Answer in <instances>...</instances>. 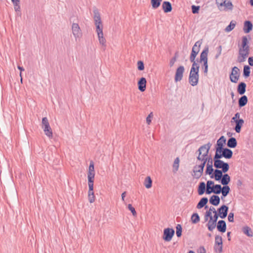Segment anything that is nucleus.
<instances>
[{
	"instance_id": "1",
	"label": "nucleus",
	"mask_w": 253,
	"mask_h": 253,
	"mask_svg": "<svg viewBox=\"0 0 253 253\" xmlns=\"http://www.w3.org/2000/svg\"><path fill=\"white\" fill-rule=\"evenodd\" d=\"M248 41L246 36L242 38V42L241 46L239 49V54L247 57L250 53V46L248 44Z\"/></svg>"
},
{
	"instance_id": "2",
	"label": "nucleus",
	"mask_w": 253,
	"mask_h": 253,
	"mask_svg": "<svg viewBox=\"0 0 253 253\" xmlns=\"http://www.w3.org/2000/svg\"><path fill=\"white\" fill-rule=\"evenodd\" d=\"M42 127L43 129L45 134L49 138H52L53 137L52 131L46 117H44L42 118Z\"/></svg>"
},
{
	"instance_id": "3",
	"label": "nucleus",
	"mask_w": 253,
	"mask_h": 253,
	"mask_svg": "<svg viewBox=\"0 0 253 253\" xmlns=\"http://www.w3.org/2000/svg\"><path fill=\"white\" fill-rule=\"evenodd\" d=\"M199 81V71L192 72L190 71L189 77V82L190 84L192 86L196 85Z\"/></svg>"
},
{
	"instance_id": "4",
	"label": "nucleus",
	"mask_w": 253,
	"mask_h": 253,
	"mask_svg": "<svg viewBox=\"0 0 253 253\" xmlns=\"http://www.w3.org/2000/svg\"><path fill=\"white\" fill-rule=\"evenodd\" d=\"M211 146V144L210 142L201 146L198 150V156H208Z\"/></svg>"
},
{
	"instance_id": "5",
	"label": "nucleus",
	"mask_w": 253,
	"mask_h": 253,
	"mask_svg": "<svg viewBox=\"0 0 253 253\" xmlns=\"http://www.w3.org/2000/svg\"><path fill=\"white\" fill-rule=\"evenodd\" d=\"M214 167L217 169H221L224 173L226 172L229 169V166L227 163H225L222 160L214 162Z\"/></svg>"
},
{
	"instance_id": "6",
	"label": "nucleus",
	"mask_w": 253,
	"mask_h": 253,
	"mask_svg": "<svg viewBox=\"0 0 253 253\" xmlns=\"http://www.w3.org/2000/svg\"><path fill=\"white\" fill-rule=\"evenodd\" d=\"M174 234V230L172 228H167L164 229L163 239L167 242L171 241Z\"/></svg>"
},
{
	"instance_id": "7",
	"label": "nucleus",
	"mask_w": 253,
	"mask_h": 253,
	"mask_svg": "<svg viewBox=\"0 0 253 253\" xmlns=\"http://www.w3.org/2000/svg\"><path fill=\"white\" fill-rule=\"evenodd\" d=\"M240 77V70L237 67H234L232 68V72L230 75V80L234 83H236Z\"/></svg>"
},
{
	"instance_id": "8",
	"label": "nucleus",
	"mask_w": 253,
	"mask_h": 253,
	"mask_svg": "<svg viewBox=\"0 0 253 253\" xmlns=\"http://www.w3.org/2000/svg\"><path fill=\"white\" fill-rule=\"evenodd\" d=\"M184 72V67L183 66H180L176 70L174 80L177 82L180 81L183 78V74Z\"/></svg>"
},
{
	"instance_id": "9",
	"label": "nucleus",
	"mask_w": 253,
	"mask_h": 253,
	"mask_svg": "<svg viewBox=\"0 0 253 253\" xmlns=\"http://www.w3.org/2000/svg\"><path fill=\"white\" fill-rule=\"evenodd\" d=\"M72 30L73 34L76 39L81 37L82 35L81 30L78 24L73 23L72 24Z\"/></svg>"
},
{
	"instance_id": "10",
	"label": "nucleus",
	"mask_w": 253,
	"mask_h": 253,
	"mask_svg": "<svg viewBox=\"0 0 253 253\" xmlns=\"http://www.w3.org/2000/svg\"><path fill=\"white\" fill-rule=\"evenodd\" d=\"M228 211V207L226 205L221 206L217 210V212L219 217L221 218H224L227 216Z\"/></svg>"
},
{
	"instance_id": "11",
	"label": "nucleus",
	"mask_w": 253,
	"mask_h": 253,
	"mask_svg": "<svg viewBox=\"0 0 253 253\" xmlns=\"http://www.w3.org/2000/svg\"><path fill=\"white\" fill-rule=\"evenodd\" d=\"M219 153L222 154V156L224 158L229 159L232 158L233 156V152L231 150L227 148H223L221 149L219 151Z\"/></svg>"
},
{
	"instance_id": "12",
	"label": "nucleus",
	"mask_w": 253,
	"mask_h": 253,
	"mask_svg": "<svg viewBox=\"0 0 253 253\" xmlns=\"http://www.w3.org/2000/svg\"><path fill=\"white\" fill-rule=\"evenodd\" d=\"M223 173L224 172L222 170L216 169L214 170L213 174L211 176V178H214L215 180L219 181L224 175L223 174Z\"/></svg>"
},
{
	"instance_id": "13",
	"label": "nucleus",
	"mask_w": 253,
	"mask_h": 253,
	"mask_svg": "<svg viewBox=\"0 0 253 253\" xmlns=\"http://www.w3.org/2000/svg\"><path fill=\"white\" fill-rule=\"evenodd\" d=\"M217 229L219 232L224 233L226 230V224L224 220H220L216 225Z\"/></svg>"
},
{
	"instance_id": "14",
	"label": "nucleus",
	"mask_w": 253,
	"mask_h": 253,
	"mask_svg": "<svg viewBox=\"0 0 253 253\" xmlns=\"http://www.w3.org/2000/svg\"><path fill=\"white\" fill-rule=\"evenodd\" d=\"M146 83V79L145 78L142 77L140 79L138 82V87L140 91L143 92L145 90Z\"/></svg>"
},
{
	"instance_id": "15",
	"label": "nucleus",
	"mask_w": 253,
	"mask_h": 253,
	"mask_svg": "<svg viewBox=\"0 0 253 253\" xmlns=\"http://www.w3.org/2000/svg\"><path fill=\"white\" fill-rule=\"evenodd\" d=\"M209 53V47L206 46L200 55V62H208V54Z\"/></svg>"
},
{
	"instance_id": "16",
	"label": "nucleus",
	"mask_w": 253,
	"mask_h": 253,
	"mask_svg": "<svg viewBox=\"0 0 253 253\" xmlns=\"http://www.w3.org/2000/svg\"><path fill=\"white\" fill-rule=\"evenodd\" d=\"M226 139L224 136H221L217 141V151H219L221 149L223 148L224 145L225 144Z\"/></svg>"
},
{
	"instance_id": "17",
	"label": "nucleus",
	"mask_w": 253,
	"mask_h": 253,
	"mask_svg": "<svg viewBox=\"0 0 253 253\" xmlns=\"http://www.w3.org/2000/svg\"><path fill=\"white\" fill-rule=\"evenodd\" d=\"M253 27L250 21H245L244 23L243 31L245 33H249L252 30Z\"/></svg>"
},
{
	"instance_id": "18",
	"label": "nucleus",
	"mask_w": 253,
	"mask_h": 253,
	"mask_svg": "<svg viewBox=\"0 0 253 253\" xmlns=\"http://www.w3.org/2000/svg\"><path fill=\"white\" fill-rule=\"evenodd\" d=\"M235 123L236 125L234 129L236 132L239 133L241 131V127L244 123V121L243 119H238V120H236Z\"/></svg>"
},
{
	"instance_id": "19",
	"label": "nucleus",
	"mask_w": 253,
	"mask_h": 253,
	"mask_svg": "<svg viewBox=\"0 0 253 253\" xmlns=\"http://www.w3.org/2000/svg\"><path fill=\"white\" fill-rule=\"evenodd\" d=\"M220 198L217 195H212L210 199V203L213 206H217L220 203Z\"/></svg>"
},
{
	"instance_id": "20",
	"label": "nucleus",
	"mask_w": 253,
	"mask_h": 253,
	"mask_svg": "<svg viewBox=\"0 0 253 253\" xmlns=\"http://www.w3.org/2000/svg\"><path fill=\"white\" fill-rule=\"evenodd\" d=\"M162 8L165 12H169L172 10L171 3L169 1H164L162 4Z\"/></svg>"
},
{
	"instance_id": "21",
	"label": "nucleus",
	"mask_w": 253,
	"mask_h": 253,
	"mask_svg": "<svg viewBox=\"0 0 253 253\" xmlns=\"http://www.w3.org/2000/svg\"><path fill=\"white\" fill-rule=\"evenodd\" d=\"M246 84L244 82H241L237 86V91L239 94L243 95L246 92Z\"/></svg>"
},
{
	"instance_id": "22",
	"label": "nucleus",
	"mask_w": 253,
	"mask_h": 253,
	"mask_svg": "<svg viewBox=\"0 0 253 253\" xmlns=\"http://www.w3.org/2000/svg\"><path fill=\"white\" fill-rule=\"evenodd\" d=\"M237 142L235 138L231 137L230 138L227 143V146L231 148H235L237 146Z\"/></svg>"
},
{
	"instance_id": "23",
	"label": "nucleus",
	"mask_w": 253,
	"mask_h": 253,
	"mask_svg": "<svg viewBox=\"0 0 253 253\" xmlns=\"http://www.w3.org/2000/svg\"><path fill=\"white\" fill-rule=\"evenodd\" d=\"M216 222L212 220V218H210V220L207 223V227L209 231H212L216 227Z\"/></svg>"
},
{
	"instance_id": "24",
	"label": "nucleus",
	"mask_w": 253,
	"mask_h": 253,
	"mask_svg": "<svg viewBox=\"0 0 253 253\" xmlns=\"http://www.w3.org/2000/svg\"><path fill=\"white\" fill-rule=\"evenodd\" d=\"M230 177L229 175L225 173L223 175V177L221 178V179L220 180L221 183L223 185H227L230 181Z\"/></svg>"
},
{
	"instance_id": "25",
	"label": "nucleus",
	"mask_w": 253,
	"mask_h": 253,
	"mask_svg": "<svg viewBox=\"0 0 253 253\" xmlns=\"http://www.w3.org/2000/svg\"><path fill=\"white\" fill-rule=\"evenodd\" d=\"M248 102V98L247 96L243 95L241 96L238 101V104L240 107H243L245 106Z\"/></svg>"
},
{
	"instance_id": "26",
	"label": "nucleus",
	"mask_w": 253,
	"mask_h": 253,
	"mask_svg": "<svg viewBox=\"0 0 253 253\" xmlns=\"http://www.w3.org/2000/svg\"><path fill=\"white\" fill-rule=\"evenodd\" d=\"M208 199L207 197L202 198L197 205V208L200 209L204 207L207 204Z\"/></svg>"
},
{
	"instance_id": "27",
	"label": "nucleus",
	"mask_w": 253,
	"mask_h": 253,
	"mask_svg": "<svg viewBox=\"0 0 253 253\" xmlns=\"http://www.w3.org/2000/svg\"><path fill=\"white\" fill-rule=\"evenodd\" d=\"M93 14H94L93 19H94V22L101 21L100 14L99 12L98 9L96 7H93Z\"/></svg>"
},
{
	"instance_id": "28",
	"label": "nucleus",
	"mask_w": 253,
	"mask_h": 253,
	"mask_svg": "<svg viewBox=\"0 0 253 253\" xmlns=\"http://www.w3.org/2000/svg\"><path fill=\"white\" fill-rule=\"evenodd\" d=\"M198 192L200 195H203L205 192H206V184L205 182H201L200 183L198 186Z\"/></svg>"
},
{
	"instance_id": "29",
	"label": "nucleus",
	"mask_w": 253,
	"mask_h": 253,
	"mask_svg": "<svg viewBox=\"0 0 253 253\" xmlns=\"http://www.w3.org/2000/svg\"><path fill=\"white\" fill-rule=\"evenodd\" d=\"M222 187L220 184H215L212 186V193L219 194L222 192Z\"/></svg>"
},
{
	"instance_id": "30",
	"label": "nucleus",
	"mask_w": 253,
	"mask_h": 253,
	"mask_svg": "<svg viewBox=\"0 0 253 253\" xmlns=\"http://www.w3.org/2000/svg\"><path fill=\"white\" fill-rule=\"evenodd\" d=\"M213 212V213L215 212L216 210L215 208L213 207H211L209 210V211H207L205 215V219L206 221H207L208 220V218L211 217V212Z\"/></svg>"
},
{
	"instance_id": "31",
	"label": "nucleus",
	"mask_w": 253,
	"mask_h": 253,
	"mask_svg": "<svg viewBox=\"0 0 253 253\" xmlns=\"http://www.w3.org/2000/svg\"><path fill=\"white\" fill-rule=\"evenodd\" d=\"M222 199L223 197H225L227 196V195L229 193V192L230 191V188L227 185H223V186L222 187Z\"/></svg>"
},
{
	"instance_id": "32",
	"label": "nucleus",
	"mask_w": 253,
	"mask_h": 253,
	"mask_svg": "<svg viewBox=\"0 0 253 253\" xmlns=\"http://www.w3.org/2000/svg\"><path fill=\"white\" fill-rule=\"evenodd\" d=\"M236 25V22L235 21L232 20L230 22V24L227 26L225 29V31L226 32H229L233 30Z\"/></svg>"
},
{
	"instance_id": "33",
	"label": "nucleus",
	"mask_w": 253,
	"mask_h": 253,
	"mask_svg": "<svg viewBox=\"0 0 253 253\" xmlns=\"http://www.w3.org/2000/svg\"><path fill=\"white\" fill-rule=\"evenodd\" d=\"M243 232L245 234L247 235L249 237L253 236V232L252 229L248 226L243 227Z\"/></svg>"
},
{
	"instance_id": "34",
	"label": "nucleus",
	"mask_w": 253,
	"mask_h": 253,
	"mask_svg": "<svg viewBox=\"0 0 253 253\" xmlns=\"http://www.w3.org/2000/svg\"><path fill=\"white\" fill-rule=\"evenodd\" d=\"M152 181L150 176L146 177L144 181V185L146 188H150L152 187Z\"/></svg>"
},
{
	"instance_id": "35",
	"label": "nucleus",
	"mask_w": 253,
	"mask_h": 253,
	"mask_svg": "<svg viewBox=\"0 0 253 253\" xmlns=\"http://www.w3.org/2000/svg\"><path fill=\"white\" fill-rule=\"evenodd\" d=\"M162 1V0H151V3L153 8L156 9L159 7Z\"/></svg>"
},
{
	"instance_id": "36",
	"label": "nucleus",
	"mask_w": 253,
	"mask_h": 253,
	"mask_svg": "<svg viewBox=\"0 0 253 253\" xmlns=\"http://www.w3.org/2000/svg\"><path fill=\"white\" fill-rule=\"evenodd\" d=\"M250 67L248 65H245L244 67L243 70V76L245 78H247L250 76Z\"/></svg>"
},
{
	"instance_id": "37",
	"label": "nucleus",
	"mask_w": 253,
	"mask_h": 253,
	"mask_svg": "<svg viewBox=\"0 0 253 253\" xmlns=\"http://www.w3.org/2000/svg\"><path fill=\"white\" fill-rule=\"evenodd\" d=\"M202 43V42L201 41H198L197 42H196V43L193 46L192 50L196 51V52L199 53Z\"/></svg>"
},
{
	"instance_id": "38",
	"label": "nucleus",
	"mask_w": 253,
	"mask_h": 253,
	"mask_svg": "<svg viewBox=\"0 0 253 253\" xmlns=\"http://www.w3.org/2000/svg\"><path fill=\"white\" fill-rule=\"evenodd\" d=\"M199 168H196V166H195L193 169V171L194 173L193 176H195L196 178L198 179L203 174V172H200V174L199 173V172H198L197 171L199 170Z\"/></svg>"
},
{
	"instance_id": "39",
	"label": "nucleus",
	"mask_w": 253,
	"mask_h": 253,
	"mask_svg": "<svg viewBox=\"0 0 253 253\" xmlns=\"http://www.w3.org/2000/svg\"><path fill=\"white\" fill-rule=\"evenodd\" d=\"M214 170L212 168V165H207L206 170L205 171L206 174L211 175L214 172Z\"/></svg>"
},
{
	"instance_id": "40",
	"label": "nucleus",
	"mask_w": 253,
	"mask_h": 253,
	"mask_svg": "<svg viewBox=\"0 0 253 253\" xmlns=\"http://www.w3.org/2000/svg\"><path fill=\"white\" fill-rule=\"evenodd\" d=\"M191 220L193 223H197L200 221V217L198 213H194L191 216Z\"/></svg>"
},
{
	"instance_id": "41",
	"label": "nucleus",
	"mask_w": 253,
	"mask_h": 253,
	"mask_svg": "<svg viewBox=\"0 0 253 253\" xmlns=\"http://www.w3.org/2000/svg\"><path fill=\"white\" fill-rule=\"evenodd\" d=\"M179 159L178 158H176L174 161L173 164V168L174 169L173 172H176L179 168Z\"/></svg>"
},
{
	"instance_id": "42",
	"label": "nucleus",
	"mask_w": 253,
	"mask_h": 253,
	"mask_svg": "<svg viewBox=\"0 0 253 253\" xmlns=\"http://www.w3.org/2000/svg\"><path fill=\"white\" fill-rule=\"evenodd\" d=\"M222 157H223L222 153H219V151H217V149H216L215 154L213 159V162H215L219 160H220V159H221Z\"/></svg>"
},
{
	"instance_id": "43",
	"label": "nucleus",
	"mask_w": 253,
	"mask_h": 253,
	"mask_svg": "<svg viewBox=\"0 0 253 253\" xmlns=\"http://www.w3.org/2000/svg\"><path fill=\"white\" fill-rule=\"evenodd\" d=\"M176 234L178 237H181L182 235V227L180 224H177L176 226Z\"/></svg>"
},
{
	"instance_id": "44",
	"label": "nucleus",
	"mask_w": 253,
	"mask_h": 253,
	"mask_svg": "<svg viewBox=\"0 0 253 253\" xmlns=\"http://www.w3.org/2000/svg\"><path fill=\"white\" fill-rule=\"evenodd\" d=\"M215 245H223L222 238L219 235H216L215 237Z\"/></svg>"
},
{
	"instance_id": "45",
	"label": "nucleus",
	"mask_w": 253,
	"mask_h": 253,
	"mask_svg": "<svg viewBox=\"0 0 253 253\" xmlns=\"http://www.w3.org/2000/svg\"><path fill=\"white\" fill-rule=\"evenodd\" d=\"M193 63L192 67L191 68L190 71H192V72H195V71H199V66L197 63H196L194 60V61H191Z\"/></svg>"
},
{
	"instance_id": "46",
	"label": "nucleus",
	"mask_w": 253,
	"mask_h": 253,
	"mask_svg": "<svg viewBox=\"0 0 253 253\" xmlns=\"http://www.w3.org/2000/svg\"><path fill=\"white\" fill-rule=\"evenodd\" d=\"M223 245H218L214 244V250L216 253H220L222 252Z\"/></svg>"
},
{
	"instance_id": "47",
	"label": "nucleus",
	"mask_w": 253,
	"mask_h": 253,
	"mask_svg": "<svg viewBox=\"0 0 253 253\" xmlns=\"http://www.w3.org/2000/svg\"><path fill=\"white\" fill-rule=\"evenodd\" d=\"M198 54L197 52L196 51L192 50V52L190 56V61H194L195 60V58L197 55Z\"/></svg>"
},
{
	"instance_id": "48",
	"label": "nucleus",
	"mask_w": 253,
	"mask_h": 253,
	"mask_svg": "<svg viewBox=\"0 0 253 253\" xmlns=\"http://www.w3.org/2000/svg\"><path fill=\"white\" fill-rule=\"evenodd\" d=\"M197 158L198 160L202 162V163H204L205 164L207 163L208 156L204 157L202 156H198Z\"/></svg>"
},
{
	"instance_id": "49",
	"label": "nucleus",
	"mask_w": 253,
	"mask_h": 253,
	"mask_svg": "<svg viewBox=\"0 0 253 253\" xmlns=\"http://www.w3.org/2000/svg\"><path fill=\"white\" fill-rule=\"evenodd\" d=\"M205 165L206 164L204 163H202L200 165H196V168H199L200 169L198 170L197 171L198 172H203V171H204V167L205 166ZM200 174V173H199Z\"/></svg>"
},
{
	"instance_id": "50",
	"label": "nucleus",
	"mask_w": 253,
	"mask_h": 253,
	"mask_svg": "<svg viewBox=\"0 0 253 253\" xmlns=\"http://www.w3.org/2000/svg\"><path fill=\"white\" fill-rule=\"evenodd\" d=\"M177 57H178V53H177V52H176L175 53L174 56L172 58H171V60H170L169 65L170 67H172L174 65L175 62L176 60V58Z\"/></svg>"
},
{
	"instance_id": "51",
	"label": "nucleus",
	"mask_w": 253,
	"mask_h": 253,
	"mask_svg": "<svg viewBox=\"0 0 253 253\" xmlns=\"http://www.w3.org/2000/svg\"><path fill=\"white\" fill-rule=\"evenodd\" d=\"M137 68L140 71H142L144 69V63L142 61H138L137 62Z\"/></svg>"
},
{
	"instance_id": "52",
	"label": "nucleus",
	"mask_w": 253,
	"mask_h": 253,
	"mask_svg": "<svg viewBox=\"0 0 253 253\" xmlns=\"http://www.w3.org/2000/svg\"><path fill=\"white\" fill-rule=\"evenodd\" d=\"M95 172H87L88 181H94Z\"/></svg>"
},
{
	"instance_id": "53",
	"label": "nucleus",
	"mask_w": 253,
	"mask_h": 253,
	"mask_svg": "<svg viewBox=\"0 0 253 253\" xmlns=\"http://www.w3.org/2000/svg\"><path fill=\"white\" fill-rule=\"evenodd\" d=\"M192 13L194 14L198 13L200 9L199 6L192 5L191 6Z\"/></svg>"
},
{
	"instance_id": "54",
	"label": "nucleus",
	"mask_w": 253,
	"mask_h": 253,
	"mask_svg": "<svg viewBox=\"0 0 253 253\" xmlns=\"http://www.w3.org/2000/svg\"><path fill=\"white\" fill-rule=\"evenodd\" d=\"M127 207L128 210L131 211L132 215L133 216H136L137 214L136 212L135 209L132 206V205L131 204H128Z\"/></svg>"
},
{
	"instance_id": "55",
	"label": "nucleus",
	"mask_w": 253,
	"mask_h": 253,
	"mask_svg": "<svg viewBox=\"0 0 253 253\" xmlns=\"http://www.w3.org/2000/svg\"><path fill=\"white\" fill-rule=\"evenodd\" d=\"M88 172H95L94 163L92 161L90 162Z\"/></svg>"
},
{
	"instance_id": "56",
	"label": "nucleus",
	"mask_w": 253,
	"mask_h": 253,
	"mask_svg": "<svg viewBox=\"0 0 253 253\" xmlns=\"http://www.w3.org/2000/svg\"><path fill=\"white\" fill-rule=\"evenodd\" d=\"M99 42L100 44H101L102 45V46L103 47V50H105L106 45V40L104 38V37L99 39Z\"/></svg>"
},
{
	"instance_id": "57",
	"label": "nucleus",
	"mask_w": 253,
	"mask_h": 253,
	"mask_svg": "<svg viewBox=\"0 0 253 253\" xmlns=\"http://www.w3.org/2000/svg\"><path fill=\"white\" fill-rule=\"evenodd\" d=\"M14 8L15 11L17 12V15L20 16L21 13V7H20V4L18 5H15V6H14Z\"/></svg>"
},
{
	"instance_id": "58",
	"label": "nucleus",
	"mask_w": 253,
	"mask_h": 253,
	"mask_svg": "<svg viewBox=\"0 0 253 253\" xmlns=\"http://www.w3.org/2000/svg\"><path fill=\"white\" fill-rule=\"evenodd\" d=\"M246 58H247L245 57V56H241V55L239 54L238 56V58H237V61L239 63H242V62H243L245 61Z\"/></svg>"
},
{
	"instance_id": "59",
	"label": "nucleus",
	"mask_w": 253,
	"mask_h": 253,
	"mask_svg": "<svg viewBox=\"0 0 253 253\" xmlns=\"http://www.w3.org/2000/svg\"><path fill=\"white\" fill-rule=\"evenodd\" d=\"M88 200L90 203H92L95 201V196L93 194H88Z\"/></svg>"
},
{
	"instance_id": "60",
	"label": "nucleus",
	"mask_w": 253,
	"mask_h": 253,
	"mask_svg": "<svg viewBox=\"0 0 253 253\" xmlns=\"http://www.w3.org/2000/svg\"><path fill=\"white\" fill-rule=\"evenodd\" d=\"M203 67H204V73L205 75H207L208 71V62H205L203 63Z\"/></svg>"
},
{
	"instance_id": "61",
	"label": "nucleus",
	"mask_w": 253,
	"mask_h": 253,
	"mask_svg": "<svg viewBox=\"0 0 253 253\" xmlns=\"http://www.w3.org/2000/svg\"><path fill=\"white\" fill-rule=\"evenodd\" d=\"M228 220L229 222H234V213L230 212L228 216Z\"/></svg>"
},
{
	"instance_id": "62",
	"label": "nucleus",
	"mask_w": 253,
	"mask_h": 253,
	"mask_svg": "<svg viewBox=\"0 0 253 253\" xmlns=\"http://www.w3.org/2000/svg\"><path fill=\"white\" fill-rule=\"evenodd\" d=\"M206 193L207 194H210L211 193H212V186H207V188L206 189Z\"/></svg>"
},
{
	"instance_id": "63",
	"label": "nucleus",
	"mask_w": 253,
	"mask_h": 253,
	"mask_svg": "<svg viewBox=\"0 0 253 253\" xmlns=\"http://www.w3.org/2000/svg\"><path fill=\"white\" fill-rule=\"evenodd\" d=\"M153 113H150L149 115L146 118V122L149 125L151 122V118L153 117Z\"/></svg>"
},
{
	"instance_id": "64",
	"label": "nucleus",
	"mask_w": 253,
	"mask_h": 253,
	"mask_svg": "<svg viewBox=\"0 0 253 253\" xmlns=\"http://www.w3.org/2000/svg\"><path fill=\"white\" fill-rule=\"evenodd\" d=\"M214 215L213 216H211L210 218H212V220H213L214 221H215L216 222L217 220L218 219V216H219V215L217 212V211H215V212H214Z\"/></svg>"
}]
</instances>
